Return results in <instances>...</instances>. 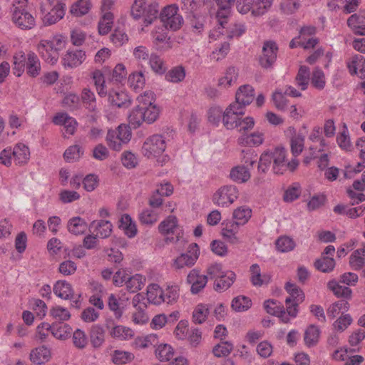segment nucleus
Here are the masks:
<instances>
[{"label":"nucleus","instance_id":"4468645a","mask_svg":"<svg viewBox=\"0 0 365 365\" xmlns=\"http://www.w3.org/2000/svg\"><path fill=\"white\" fill-rule=\"evenodd\" d=\"M85 51L81 49H68L63 55L61 63L66 68H74L81 66L86 60Z\"/></svg>","mask_w":365,"mask_h":365},{"label":"nucleus","instance_id":"aec40b11","mask_svg":"<svg viewBox=\"0 0 365 365\" xmlns=\"http://www.w3.org/2000/svg\"><path fill=\"white\" fill-rule=\"evenodd\" d=\"M53 123L55 125L63 126V135L65 137H66V135H73L78 125L76 119L69 116L66 113H58L56 114L53 118Z\"/></svg>","mask_w":365,"mask_h":365},{"label":"nucleus","instance_id":"49530a36","mask_svg":"<svg viewBox=\"0 0 365 365\" xmlns=\"http://www.w3.org/2000/svg\"><path fill=\"white\" fill-rule=\"evenodd\" d=\"M91 227H94V231L96 232V236L101 238L108 237L113 231V225L108 220H101L98 221H93L91 224Z\"/></svg>","mask_w":365,"mask_h":365},{"label":"nucleus","instance_id":"4be33fe9","mask_svg":"<svg viewBox=\"0 0 365 365\" xmlns=\"http://www.w3.org/2000/svg\"><path fill=\"white\" fill-rule=\"evenodd\" d=\"M277 46L274 42L267 41L264 43L259 63L264 68L271 66L277 58Z\"/></svg>","mask_w":365,"mask_h":365},{"label":"nucleus","instance_id":"f704fd0d","mask_svg":"<svg viewBox=\"0 0 365 365\" xmlns=\"http://www.w3.org/2000/svg\"><path fill=\"white\" fill-rule=\"evenodd\" d=\"M164 290L158 284H150L147 287L146 297L149 303L160 305L164 302Z\"/></svg>","mask_w":365,"mask_h":365},{"label":"nucleus","instance_id":"e433bc0d","mask_svg":"<svg viewBox=\"0 0 365 365\" xmlns=\"http://www.w3.org/2000/svg\"><path fill=\"white\" fill-rule=\"evenodd\" d=\"M175 349L169 344L160 343L155 349V356L160 362H169L175 356Z\"/></svg>","mask_w":365,"mask_h":365},{"label":"nucleus","instance_id":"f8f14e48","mask_svg":"<svg viewBox=\"0 0 365 365\" xmlns=\"http://www.w3.org/2000/svg\"><path fill=\"white\" fill-rule=\"evenodd\" d=\"M51 9L46 12V5L41 7V11L43 14L42 21L44 26H51L56 24L63 19L66 14V4L58 2L54 6H51Z\"/></svg>","mask_w":365,"mask_h":365},{"label":"nucleus","instance_id":"ea45409f","mask_svg":"<svg viewBox=\"0 0 365 365\" xmlns=\"http://www.w3.org/2000/svg\"><path fill=\"white\" fill-rule=\"evenodd\" d=\"M158 341L156 334H148L136 336L132 342V346L136 349H145L154 345Z\"/></svg>","mask_w":365,"mask_h":365},{"label":"nucleus","instance_id":"4c0bfd02","mask_svg":"<svg viewBox=\"0 0 365 365\" xmlns=\"http://www.w3.org/2000/svg\"><path fill=\"white\" fill-rule=\"evenodd\" d=\"M230 178L235 182L245 183L251 178L250 168L241 165L235 166L230 170Z\"/></svg>","mask_w":365,"mask_h":365},{"label":"nucleus","instance_id":"dca6fc26","mask_svg":"<svg viewBox=\"0 0 365 365\" xmlns=\"http://www.w3.org/2000/svg\"><path fill=\"white\" fill-rule=\"evenodd\" d=\"M167 29L163 26H155L151 32L152 41L158 51H167L172 47Z\"/></svg>","mask_w":365,"mask_h":365},{"label":"nucleus","instance_id":"de8ad7c7","mask_svg":"<svg viewBox=\"0 0 365 365\" xmlns=\"http://www.w3.org/2000/svg\"><path fill=\"white\" fill-rule=\"evenodd\" d=\"M328 289L338 298L350 299L352 296V291L348 287L340 285L336 279L329 280L327 283Z\"/></svg>","mask_w":365,"mask_h":365},{"label":"nucleus","instance_id":"603ef678","mask_svg":"<svg viewBox=\"0 0 365 365\" xmlns=\"http://www.w3.org/2000/svg\"><path fill=\"white\" fill-rule=\"evenodd\" d=\"M252 215V209L248 206L238 207L233 211L232 217L239 225H245L248 222Z\"/></svg>","mask_w":365,"mask_h":365},{"label":"nucleus","instance_id":"e2e57ef3","mask_svg":"<svg viewBox=\"0 0 365 365\" xmlns=\"http://www.w3.org/2000/svg\"><path fill=\"white\" fill-rule=\"evenodd\" d=\"M26 68L28 74L32 77L39 74L41 63L38 56L34 53H28Z\"/></svg>","mask_w":365,"mask_h":365},{"label":"nucleus","instance_id":"c756f323","mask_svg":"<svg viewBox=\"0 0 365 365\" xmlns=\"http://www.w3.org/2000/svg\"><path fill=\"white\" fill-rule=\"evenodd\" d=\"M347 24L355 34L365 36V11L351 15Z\"/></svg>","mask_w":365,"mask_h":365},{"label":"nucleus","instance_id":"774afa93","mask_svg":"<svg viewBox=\"0 0 365 365\" xmlns=\"http://www.w3.org/2000/svg\"><path fill=\"white\" fill-rule=\"evenodd\" d=\"M128 84L135 91L143 89L145 84L144 74L140 71L132 73L128 77Z\"/></svg>","mask_w":365,"mask_h":365},{"label":"nucleus","instance_id":"1a4fd4ad","mask_svg":"<svg viewBox=\"0 0 365 365\" xmlns=\"http://www.w3.org/2000/svg\"><path fill=\"white\" fill-rule=\"evenodd\" d=\"M239 196V190L236 186L230 185L218 188L212 196V202L221 207H228Z\"/></svg>","mask_w":365,"mask_h":365},{"label":"nucleus","instance_id":"a18cd8bd","mask_svg":"<svg viewBox=\"0 0 365 365\" xmlns=\"http://www.w3.org/2000/svg\"><path fill=\"white\" fill-rule=\"evenodd\" d=\"M87 228V222L81 217H73L67 223L68 231L75 235H83Z\"/></svg>","mask_w":365,"mask_h":365},{"label":"nucleus","instance_id":"bf43d9fd","mask_svg":"<svg viewBox=\"0 0 365 365\" xmlns=\"http://www.w3.org/2000/svg\"><path fill=\"white\" fill-rule=\"evenodd\" d=\"M251 299L245 296L239 295L233 298L231 302L232 309L237 312H243L252 307Z\"/></svg>","mask_w":365,"mask_h":365},{"label":"nucleus","instance_id":"20e7f679","mask_svg":"<svg viewBox=\"0 0 365 365\" xmlns=\"http://www.w3.org/2000/svg\"><path fill=\"white\" fill-rule=\"evenodd\" d=\"M166 147L165 138L161 135L154 134L145 140L141 153L144 157L155 160L158 165L163 166L170 160L169 156L164 153Z\"/></svg>","mask_w":365,"mask_h":365},{"label":"nucleus","instance_id":"8fccbe9b","mask_svg":"<svg viewBox=\"0 0 365 365\" xmlns=\"http://www.w3.org/2000/svg\"><path fill=\"white\" fill-rule=\"evenodd\" d=\"M160 215V210L145 208L139 214V220L143 225L152 226L158 222Z\"/></svg>","mask_w":365,"mask_h":365},{"label":"nucleus","instance_id":"864d4df0","mask_svg":"<svg viewBox=\"0 0 365 365\" xmlns=\"http://www.w3.org/2000/svg\"><path fill=\"white\" fill-rule=\"evenodd\" d=\"M111 361L116 365H123L130 363L135 358L134 354L121 349L114 350L110 354Z\"/></svg>","mask_w":365,"mask_h":365},{"label":"nucleus","instance_id":"423d86ee","mask_svg":"<svg viewBox=\"0 0 365 365\" xmlns=\"http://www.w3.org/2000/svg\"><path fill=\"white\" fill-rule=\"evenodd\" d=\"M272 157V170L275 174H283L287 170L291 172L294 171L298 165L299 160L293 158L291 160L288 161L287 151L284 148L277 147L271 150Z\"/></svg>","mask_w":365,"mask_h":365},{"label":"nucleus","instance_id":"c9c22d12","mask_svg":"<svg viewBox=\"0 0 365 365\" xmlns=\"http://www.w3.org/2000/svg\"><path fill=\"white\" fill-rule=\"evenodd\" d=\"M231 9L226 8H219L216 17L217 19L220 26L217 29L212 30L210 34V40H216L220 34H223L221 31L225 29V24L227 23V19L230 16Z\"/></svg>","mask_w":365,"mask_h":365},{"label":"nucleus","instance_id":"5701e85b","mask_svg":"<svg viewBox=\"0 0 365 365\" xmlns=\"http://www.w3.org/2000/svg\"><path fill=\"white\" fill-rule=\"evenodd\" d=\"M221 235L224 239L232 244H237L240 242L238 235L240 226L235 221H227L222 224Z\"/></svg>","mask_w":365,"mask_h":365},{"label":"nucleus","instance_id":"bb28decb","mask_svg":"<svg viewBox=\"0 0 365 365\" xmlns=\"http://www.w3.org/2000/svg\"><path fill=\"white\" fill-rule=\"evenodd\" d=\"M108 101L118 107L126 106L130 103L128 94L120 88H112L108 91Z\"/></svg>","mask_w":365,"mask_h":365},{"label":"nucleus","instance_id":"5fc2aeb1","mask_svg":"<svg viewBox=\"0 0 365 365\" xmlns=\"http://www.w3.org/2000/svg\"><path fill=\"white\" fill-rule=\"evenodd\" d=\"M320 337V329L315 325L309 326L305 331L304 336V343L307 346L312 347L317 345Z\"/></svg>","mask_w":365,"mask_h":365},{"label":"nucleus","instance_id":"7c9ffc66","mask_svg":"<svg viewBox=\"0 0 365 365\" xmlns=\"http://www.w3.org/2000/svg\"><path fill=\"white\" fill-rule=\"evenodd\" d=\"M54 294L64 300L71 299L74 296L72 285L66 280L57 281L53 287Z\"/></svg>","mask_w":365,"mask_h":365},{"label":"nucleus","instance_id":"a878e982","mask_svg":"<svg viewBox=\"0 0 365 365\" xmlns=\"http://www.w3.org/2000/svg\"><path fill=\"white\" fill-rule=\"evenodd\" d=\"M264 308L268 314L277 316L284 323H287L290 321L291 317L277 301L273 299H268L265 301L264 303Z\"/></svg>","mask_w":365,"mask_h":365},{"label":"nucleus","instance_id":"412c9836","mask_svg":"<svg viewBox=\"0 0 365 365\" xmlns=\"http://www.w3.org/2000/svg\"><path fill=\"white\" fill-rule=\"evenodd\" d=\"M108 334L113 339L118 341H128L133 338L134 330L128 327L120 324H106Z\"/></svg>","mask_w":365,"mask_h":365},{"label":"nucleus","instance_id":"9d476101","mask_svg":"<svg viewBox=\"0 0 365 365\" xmlns=\"http://www.w3.org/2000/svg\"><path fill=\"white\" fill-rule=\"evenodd\" d=\"M285 289L289 294L285 299L287 312L291 318H294L298 313V304L304 301V294L297 285L292 282H287Z\"/></svg>","mask_w":365,"mask_h":365},{"label":"nucleus","instance_id":"338daca9","mask_svg":"<svg viewBox=\"0 0 365 365\" xmlns=\"http://www.w3.org/2000/svg\"><path fill=\"white\" fill-rule=\"evenodd\" d=\"M316 269L322 272H330L335 267V261L332 257L322 256L314 262Z\"/></svg>","mask_w":365,"mask_h":365},{"label":"nucleus","instance_id":"3c124183","mask_svg":"<svg viewBox=\"0 0 365 365\" xmlns=\"http://www.w3.org/2000/svg\"><path fill=\"white\" fill-rule=\"evenodd\" d=\"M349 265L354 270L365 267V246L354 250L349 257Z\"/></svg>","mask_w":365,"mask_h":365},{"label":"nucleus","instance_id":"b1692460","mask_svg":"<svg viewBox=\"0 0 365 365\" xmlns=\"http://www.w3.org/2000/svg\"><path fill=\"white\" fill-rule=\"evenodd\" d=\"M287 135H292L290 138L291 152L296 158L303 151L304 146V136L301 133H297L296 129L293 126H289L287 130Z\"/></svg>","mask_w":365,"mask_h":365},{"label":"nucleus","instance_id":"39448f33","mask_svg":"<svg viewBox=\"0 0 365 365\" xmlns=\"http://www.w3.org/2000/svg\"><path fill=\"white\" fill-rule=\"evenodd\" d=\"M158 17L163 27L170 31L180 29L184 24V19L175 4L167 5L160 11H158Z\"/></svg>","mask_w":365,"mask_h":365},{"label":"nucleus","instance_id":"c03bdc74","mask_svg":"<svg viewBox=\"0 0 365 365\" xmlns=\"http://www.w3.org/2000/svg\"><path fill=\"white\" fill-rule=\"evenodd\" d=\"M73 346L78 350H84L87 348L89 339L86 332L80 328L75 329L71 334Z\"/></svg>","mask_w":365,"mask_h":365},{"label":"nucleus","instance_id":"79ce46f5","mask_svg":"<svg viewBox=\"0 0 365 365\" xmlns=\"http://www.w3.org/2000/svg\"><path fill=\"white\" fill-rule=\"evenodd\" d=\"M146 282V277L141 274H135L128 277L125 282V287L130 293H136L141 290Z\"/></svg>","mask_w":365,"mask_h":365},{"label":"nucleus","instance_id":"a211bd4d","mask_svg":"<svg viewBox=\"0 0 365 365\" xmlns=\"http://www.w3.org/2000/svg\"><path fill=\"white\" fill-rule=\"evenodd\" d=\"M264 133L255 130L250 133H242L237 140V145L245 148L259 147L264 143Z\"/></svg>","mask_w":365,"mask_h":365},{"label":"nucleus","instance_id":"052dcab7","mask_svg":"<svg viewBox=\"0 0 365 365\" xmlns=\"http://www.w3.org/2000/svg\"><path fill=\"white\" fill-rule=\"evenodd\" d=\"M350 308L349 303L346 300H339L332 303L327 309L328 317L334 319L340 312H346Z\"/></svg>","mask_w":365,"mask_h":365},{"label":"nucleus","instance_id":"6e6552de","mask_svg":"<svg viewBox=\"0 0 365 365\" xmlns=\"http://www.w3.org/2000/svg\"><path fill=\"white\" fill-rule=\"evenodd\" d=\"M200 256V248L196 243L188 245L186 252L181 253L172 260L171 267L180 270L194 266Z\"/></svg>","mask_w":365,"mask_h":365},{"label":"nucleus","instance_id":"4d7b16f0","mask_svg":"<svg viewBox=\"0 0 365 365\" xmlns=\"http://www.w3.org/2000/svg\"><path fill=\"white\" fill-rule=\"evenodd\" d=\"M210 314V309L207 304H198L192 312V321L195 324L204 323Z\"/></svg>","mask_w":365,"mask_h":365},{"label":"nucleus","instance_id":"2eb2a0df","mask_svg":"<svg viewBox=\"0 0 365 365\" xmlns=\"http://www.w3.org/2000/svg\"><path fill=\"white\" fill-rule=\"evenodd\" d=\"M158 232L165 237L166 242H173V237L170 238L169 235H178L179 224L177 217L170 215L160 222L158 227Z\"/></svg>","mask_w":365,"mask_h":365},{"label":"nucleus","instance_id":"f03ea898","mask_svg":"<svg viewBox=\"0 0 365 365\" xmlns=\"http://www.w3.org/2000/svg\"><path fill=\"white\" fill-rule=\"evenodd\" d=\"M66 36L61 34H56L50 39H41L36 49L45 62L55 65L58 61L60 52L66 48Z\"/></svg>","mask_w":365,"mask_h":365},{"label":"nucleus","instance_id":"c85d7f7f","mask_svg":"<svg viewBox=\"0 0 365 365\" xmlns=\"http://www.w3.org/2000/svg\"><path fill=\"white\" fill-rule=\"evenodd\" d=\"M347 67L351 75L365 78V58L361 55L352 56L347 62Z\"/></svg>","mask_w":365,"mask_h":365},{"label":"nucleus","instance_id":"58836bf2","mask_svg":"<svg viewBox=\"0 0 365 365\" xmlns=\"http://www.w3.org/2000/svg\"><path fill=\"white\" fill-rule=\"evenodd\" d=\"M88 339L94 349L101 348L105 342V330L99 324L91 327Z\"/></svg>","mask_w":365,"mask_h":365},{"label":"nucleus","instance_id":"a19ab883","mask_svg":"<svg viewBox=\"0 0 365 365\" xmlns=\"http://www.w3.org/2000/svg\"><path fill=\"white\" fill-rule=\"evenodd\" d=\"M336 143L338 146L345 152H351L354 149L353 144L351 140L349 129L345 123L343 124V128L336 135Z\"/></svg>","mask_w":365,"mask_h":365},{"label":"nucleus","instance_id":"13d9d810","mask_svg":"<svg viewBox=\"0 0 365 365\" xmlns=\"http://www.w3.org/2000/svg\"><path fill=\"white\" fill-rule=\"evenodd\" d=\"M113 24V14L110 11H106L101 17L98 29L100 35H106L110 30Z\"/></svg>","mask_w":365,"mask_h":365},{"label":"nucleus","instance_id":"37998d69","mask_svg":"<svg viewBox=\"0 0 365 365\" xmlns=\"http://www.w3.org/2000/svg\"><path fill=\"white\" fill-rule=\"evenodd\" d=\"M72 333V328L67 324L53 323L51 325V334L58 340L65 341Z\"/></svg>","mask_w":365,"mask_h":365},{"label":"nucleus","instance_id":"69168bd1","mask_svg":"<svg viewBox=\"0 0 365 365\" xmlns=\"http://www.w3.org/2000/svg\"><path fill=\"white\" fill-rule=\"evenodd\" d=\"M186 76V72L184 68V67L179 66L174 67L173 68L170 69L166 74H165V80L177 83L182 82Z\"/></svg>","mask_w":365,"mask_h":365},{"label":"nucleus","instance_id":"393cba45","mask_svg":"<svg viewBox=\"0 0 365 365\" xmlns=\"http://www.w3.org/2000/svg\"><path fill=\"white\" fill-rule=\"evenodd\" d=\"M51 349L45 345H41L33 349L29 354L31 361L37 365L47 363L51 360Z\"/></svg>","mask_w":365,"mask_h":365},{"label":"nucleus","instance_id":"7ed1b4c3","mask_svg":"<svg viewBox=\"0 0 365 365\" xmlns=\"http://www.w3.org/2000/svg\"><path fill=\"white\" fill-rule=\"evenodd\" d=\"M159 3L155 0H133L130 16L135 20L142 19L141 31L152 25L158 18Z\"/></svg>","mask_w":365,"mask_h":365},{"label":"nucleus","instance_id":"680f3d73","mask_svg":"<svg viewBox=\"0 0 365 365\" xmlns=\"http://www.w3.org/2000/svg\"><path fill=\"white\" fill-rule=\"evenodd\" d=\"M84 150L78 145L68 147L64 152L63 157L68 163L76 162L83 155Z\"/></svg>","mask_w":365,"mask_h":365},{"label":"nucleus","instance_id":"473e14b6","mask_svg":"<svg viewBox=\"0 0 365 365\" xmlns=\"http://www.w3.org/2000/svg\"><path fill=\"white\" fill-rule=\"evenodd\" d=\"M91 78L96 88V91L100 97H106L108 89L106 83V77L101 70H94L91 73Z\"/></svg>","mask_w":365,"mask_h":365},{"label":"nucleus","instance_id":"9b49d317","mask_svg":"<svg viewBox=\"0 0 365 365\" xmlns=\"http://www.w3.org/2000/svg\"><path fill=\"white\" fill-rule=\"evenodd\" d=\"M143 297L138 293L132 299V305L134 311L131 314V320L136 325H143L149 321V317L146 312V304L143 302Z\"/></svg>","mask_w":365,"mask_h":365},{"label":"nucleus","instance_id":"0eeeda50","mask_svg":"<svg viewBox=\"0 0 365 365\" xmlns=\"http://www.w3.org/2000/svg\"><path fill=\"white\" fill-rule=\"evenodd\" d=\"M132 133L130 128L124 124L120 125L115 130H109L106 140L108 147L115 151L121 150L123 145L131 139Z\"/></svg>","mask_w":365,"mask_h":365},{"label":"nucleus","instance_id":"6e6d98bb","mask_svg":"<svg viewBox=\"0 0 365 365\" xmlns=\"http://www.w3.org/2000/svg\"><path fill=\"white\" fill-rule=\"evenodd\" d=\"M92 7L89 0H78L70 8V13L75 16L80 17L87 14Z\"/></svg>","mask_w":365,"mask_h":365},{"label":"nucleus","instance_id":"2f4dec72","mask_svg":"<svg viewBox=\"0 0 365 365\" xmlns=\"http://www.w3.org/2000/svg\"><path fill=\"white\" fill-rule=\"evenodd\" d=\"M250 281L255 287L267 284L271 281L272 276L268 273H262L257 264H252L250 268Z\"/></svg>","mask_w":365,"mask_h":365},{"label":"nucleus","instance_id":"f257e3e1","mask_svg":"<svg viewBox=\"0 0 365 365\" xmlns=\"http://www.w3.org/2000/svg\"><path fill=\"white\" fill-rule=\"evenodd\" d=\"M138 105L128 114V122L133 128H139L143 123L151 124L159 118L161 109L156 103L155 93L146 91L136 99Z\"/></svg>","mask_w":365,"mask_h":365},{"label":"nucleus","instance_id":"cd10ccee","mask_svg":"<svg viewBox=\"0 0 365 365\" xmlns=\"http://www.w3.org/2000/svg\"><path fill=\"white\" fill-rule=\"evenodd\" d=\"M255 96V90L252 86L250 85H243L240 86L236 92L235 98L236 101L240 106H245L250 104Z\"/></svg>","mask_w":365,"mask_h":365},{"label":"nucleus","instance_id":"ddd939ff","mask_svg":"<svg viewBox=\"0 0 365 365\" xmlns=\"http://www.w3.org/2000/svg\"><path fill=\"white\" fill-rule=\"evenodd\" d=\"M244 113L243 107L236 103H232L223 111L222 120L223 125L227 130L236 128L237 120Z\"/></svg>","mask_w":365,"mask_h":365},{"label":"nucleus","instance_id":"09e8293b","mask_svg":"<svg viewBox=\"0 0 365 365\" xmlns=\"http://www.w3.org/2000/svg\"><path fill=\"white\" fill-rule=\"evenodd\" d=\"M119 227L124 232L129 238H133L138 232L135 222L130 215L124 214L120 219Z\"/></svg>","mask_w":365,"mask_h":365},{"label":"nucleus","instance_id":"6ab92c4d","mask_svg":"<svg viewBox=\"0 0 365 365\" xmlns=\"http://www.w3.org/2000/svg\"><path fill=\"white\" fill-rule=\"evenodd\" d=\"M238 76V70L234 66H230L218 77L217 86L221 90H228L237 83Z\"/></svg>","mask_w":365,"mask_h":365},{"label":"nucleus","instance_id":"0e129e2a","mask_svg":"<svg viewBox=\"0 0 365 365\" xmlns=\"http://www.w3.org/2000/svg\"><path fill=\"white\" fill-rule=\"evenodd\" d=\"M310 71L306 66H301L296 76V83L302 90L305 91L309 85Z\"/></svg>","mask_w":365,"mask_h":365},{"label":"nucleus","instance_id":"72a5a7b5","mask_svg":"<svg viewBox=\"0 0 365 365\" xmlns=\"http://www.w3.org/2000/svg\"><path fill=\"white\" fill-rule=\"evenodd\" d=\"M214 282V289L217 292H222L227 290L235 282L236 274L231 270L227 272Z\"/></svg>","mask_w":365,"mask_h":365},{"label":"nucleus","instance_id":"f3484780","mask_svg":"<svg viewBox=\"0 0 365 365\" xmlns=\"http://www.w3.org/2000/svg\"><path fill=\"white\" fill-rule=\"evenodd\" d=\"M187 282L190 285V292L196 294L202 292L205 287L208 277L202 274L199 269H192L187 276Z\"/></svg>","mask_w":365,"mask_h":365}]
</instances>
